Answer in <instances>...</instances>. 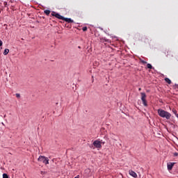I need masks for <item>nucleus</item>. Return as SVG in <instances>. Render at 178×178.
Listing matches in <instances>:
<instances>
[{"mask_svg": "<svg viewBox=\"0 0 178 178\" xmlns=\"http://www.w3.org/2000/svg\"><path fill=\"white\" fill-rule=\"evenodd\" d=\"M56 17L60 20H63V19H65V17L60 15L59 13L56 14Z\"/></svg>", "mask_w": 178, "mask_h": 178, "instance_id": "6e6552de", "label": "nucleus"}, {"mask_svg": "<svg viewBox=\"0 0 178 178\" xmlns=\"http://www.w3.org/2000/svg\"><path fill=\"white\" fill-rule=\"evenodd\" d=\"M147 69H152V65L151 64L148 63L147 65Z\"/></svg>", "mask_w": 178, "mask_h": 178, "instance_id": "ddd939ff", "label": "nucleus"}, {"mask_svg": "<svg viewBox=\"0 0 178 178\" xmlns=\"http://www.w3.org/2000/svg\"><path fill=\"white\" fill-rule=\"evenodd\" d=\"M174 156H178V153L177 152H175L174 153Z\"/></svg>", "mask_w": 178, "mask_h": 178, "instance_id": "aec40b11", "label": "nucleus"}, {"mask_svg": "<svg viewBox=\"0 0 178 178\" xmlns=\"http://www.w3.org/2000/svg\"><path fill=\"white\" fill-rule=\"evenodd\" d=\"M173 166H175V163H168L167 164V168L168 170H172V169H173Z\"/></svg>", "mask_w": 178, "mask_h": 178, "instance_id": "39448f33", "label": "nucleus"}, {"mask_svg": "<svg viewBox=\"0 0 178 178\" xmlns=\"http://www.w3.org/2000/svg\"><path fill=\"white\" fill-rule=\"evenodd\" d=\"M83 31H87V26H85L82 29Z\"/></svg>", "mask_w": 178, "mask_h": 178, "instance_id": "a211bd4d", "label": "nucleus"}, {"mask_svg": "<svg viewBox=\"0 0 178 178\" xmlns=\"http://www.w3.org/2000/svg\"><path fill=\"white\" fill-rule=\"evenodd\" d=\"M56 15H58V13H56L55 11H52L51 16H54V17H56Z\"/></svg>", "mask_w": 178, "mask_h": 178, "instance_id": "f8f14e48", "label": "nucleus"}, {"mask_svg": "<svg viewBox=\"0 0 178 178\" xmlns=\"http://www.w3.org/2000/svg\"><path fill=\"white\" fill-rule=\"evenodd\" d=\"M165 81L168 83V84H172V81L169 78H165Z\"/></svg>", "mask_w": 178, "mask_h": 178, "instance_id": "1a4fd4ad", "label": "nucleus"}, {"mask_svg": "<svg viewBox=\"0 0 178 178\" xmlns=\"http://www.w3.org/2000/svg\"><path fill=\"white\" fill-rule=\"evenodd\" d=\"M44 13H45V15H47V16H49V14L51 13V10H45L44 11Z\"/></svg>", "mask_w": 178, "mask_h": 178, "instance_id": "9d476101", "label": "nucleus"}, {"mask_svg": "<svg viewBox=\"0 0 178 178\" xmlns=\"http://www.w3.org/2000/svg\"><path fill=\"white\" fill-rule=\"evenodd\" d=\"M74 178H79V177H75Z\"/></svg>", "mask_w": 178, "mask_h": 178, "instance_id": "b1692460", "label": "nucleus"}, {"mask_svg": "<svg viewBox=\"0 0 178 178\" xmlns=\"http://www.w3.org/2000/svg\"><path fill=\"white\" fill-rule=\"evenodd\" d=\"M158 115L160 116V118H163L164 119H167V120H169L170 118H172V114L170 113L163 110L161 108L157 110Z\"/></svg>", "mask_w": 178, "mask_h": 178, "instance_id": "f257e3e1", "label": "nucleus"}, {"mask_svg": "<svg viewBox=\"0 0 178 178\" xmlns=\"http://www.w3.org/2000/svg\"><path fill=\"white\" fill-rule=\"evenodd\" d=\"M9 54V49H5L3 55H8Z\"/></svg>", "mask_w": 178, "mask_h": 178, "instance_id": "9b49d317", "label": "nucleus"}, {"mask_svg": "<svg viewBox=\"0 0 178 178\" xmlns=\"http://www.w3.org/2000/svg\"><path fill=\"white\" fill-rule=\"evenodd\" d=\"M140 95H141V99H142V102L144 105V106H148V104L147 103V95H145V92H140Z\"/></svg>", "mask_w": 178, "mask_h": 178, "instance_id": "20e7f679", "label": "nucleus"}, {"mask_svg": "<svg viewBox=\"0 0 178 178\" xmlns=\"http://www.w3.org/2000/svg\"><path fill=\"white\" fill-rule=\"evenodd\" d=\"M129 175L130 176H132V177H137V173L133 170H129Z\"/></svg>", "mask_w": 178, "mask_h": 178, "instance_id": "423d86ee", "label": "nucleus"}, {"mask_svg": "<svg viewBox=\"0 0 178 178\" xmlns=\"http://www.w3.org/2000/svg\"><path fill=\"white\" fill-rule=\"evenodd\" d=\"M38 161L39 162H42V163H44V165H49V159L48 158L44 156H40L38 159Z\"/></svg>", "mask_w": 178, "mask_h": 178, "instance_id": "7ed1b4c3", "label": "nucleus"}, {"mask_svg": "<svg viewBox=\"0 0 178 178\" xmlns=\"http://www.w3.org/2000/svg\"><path fill=\"white\" fill-rule=\"evenodd\" d=\"M92 82H94V79H92Z\"/></svg>", "mask_w": 178, "mask_h": 178, "instance_id": "393cba45", "label": "nucleus"}, {"mask_svg": "<svg viewBox=\"0 0 178 178\" xmlns=\"http://www.w3.org/2000/svg\"><path fill=\"white\" fill-rule=\"evenodd\" d=\"M3 42H2V40H0V47H2Z\"/></svg>", "mask_w": 178, "mask_h": 178, "instance_id": "6ab92c4d", "label": "nucleus"}, {"mask_svg": "<svg viewBox=\"0 0 178 178\" xmlns=\"http://www.w3.org/2000/svg\"><path fill=\"white\" fill-rule=\"evenodd\" d=\"M40 175H47V171H41Z\"/></svg>", "mask_w": 178, "mask_h": 178, "instance_id": "2eb2a0df", "label": "nucleus"}, {"mask_svg": "<svg viewBox=\"0 0 178 178\" xmlns=\"http://www.w3.org/2000/svg\"><path fill=\"white\" fill-rule=\"evenodd\" d=\"M140 62H141L142 63H143V65L147 64V61H145V60H141Z\"/></svg>", "mask_w": 178, "mask_h": 178, "instance_id": "dca6fc26", "label": "nucleus"}, {"mask_svg": "<svg viewBox=\"0 0 178 178\" xmlns=\"http://www.w3.org/2000/svg\"><path fill=\"white\" fill-rule=\"evenodd\" d=\"M104 40L105 42H109V40L105 39V38Z\"/></svg>", "mask_w": 178, "mask_h": 178, "instance_id": "412c9836", "label": "nucleus"}, {"mask_svg": "<svg viewBox=\"0 0 178 178\" xmlns=\"http://www.w3.org/2000/svg\"><path fill=\"white\" fill-rule=\"evenodd\" d=\"M1 124H3V126H5V124H3V122H2Z\"/></svg>", "mask_w": 178, "mask_h": 178, "instance_id": "5701e85b", "label": "nucleus"}, {"mask_svg": "<svg viewBox=\"0 0 178 178\" xmlns=\"http://www.w3.org/2000/svg\"><path fill=\"white\" fill-rule=\"evenodd\" d=\"M138 91H141V88H138Z\"/></svg>", "mask_w": 178, "mask_h": 178, "instance_id": "4be33fe9", "label": "nucleus"}, {"mask_svg": "<svg viewBox=\"0 0 178 178\" xmlns=\"http://www.w3.org/2000/svg\"><path fill=\"white\" fill-rule=\"evenodd\" d=\"M15 97H16L17 98H20V94L17 93V94L15 95Z\"/></svg>", "mask_w": 178, "mask_h": 178, "instance_id": "f3484780", "label": "nucleus"}, {"mask_svg": "<svg viewBox=\"0 0 178 178\" xmlns=\"http://www.w3.org/2000/svg\"><path fill=\"white\" fill-rule=\"evenodd\" d=\"M104 144L105 141L102 140H100L99 139L95 140L92 143L95 148H97V149H101V148H102V145H104Z\"/></svg>", "mask_w": 178, "mask_h": 178, "instance_id": "f03ea898", "label": "nucleus"}, {"mask_svg": "<svg viewBox=\"0 0 178 178\" xmlns=\"http://www.w3.org/2000/svg\"><path fill=\"white\" fill-rule=\"evenodd\" d=\"M63 20H64V22H67V23H74V21H73V19H71L70 18L64 17V19Z\"/></svg>", "mask_w": 178, "mask_h": 178, "instance_id": "0eeeda50", "label": "nucleus"}, {"mask_svg": "<svg viewBox=\"0 0 178 178\" xmlns=\"http://www.w3.org/2000/svg\"><path fill=\"white\" fill-rule=\"evenodd\" d=\"M3 178H9V176L8 175V174H3Z\"/></svg>", "mask_w": 178, "mask_h": 178, "instance_id": "4468645a", "label": "nucleus"}]
</instances>
